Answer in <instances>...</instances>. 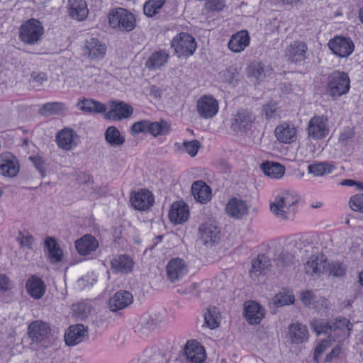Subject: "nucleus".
Wrapping results in <instances>:
<instances>
[{
  "instance_id": "obj_2",
  "label": "nucleus",
  "mask_w": 363,
  "mask_h": 363,
  "mask_svg": "<svg viewBox=\"0 0 363 363\" xmlns=\"http://www.w3.org/2000/svg\"><path fill=\"white\" fill-rule=\"evenodd\" d=\"M298 200L297 194L288 191H284L277 195L274 201L271 202L270 210L279 219L288 220L294 216L295 206Z\"/></svg>"
},
{
  "instance_id": "obj_1",
  "label": "nucleus",
  "mask_w": 363,
  "mask_h": 363,
  "mask_svg": "<svg viewBox=\"0 0 363 363\" xmlns=\"http://www.w3.org/2000/svg\"><path fill=\"white\" fill-rule=\"evenodd\" d=\"M311 328L318 335H328V340H323L317 345L314 350L313 360L319 362V357L329 347V342H340L342 339L350 335L352 325L346 318L335 319L332 323L323 322L320 320H313L311 322Z\"/></svg>"
},
{
  "instance_id": "obj_49",
  "label": "nucleus",
  "mask_w": 363,
  "mask_h": 363,
  "mask_svg": "<svg viewBox=\"0 0 363 363\" xmlns=\"http://www.w3.org/2000/svg\"><path fill=\"white\" fill-rule=\"evenodd\" d=\"M149 120H142L134 123L130 127L131 133L137 135L139 133H149L150 134V125Z\"/></svg>"
},
{
  "instance_id": "obj_36",
  "label": "nucleus",
  "mask_w": 363,
  "mask_h": 363,
  "mask_svg": "<svg viewBox=\"0 0 363 363\" xmlns=\"http://www.w3.org/2000/svg\"><path fill=\"white\" fill-rule=\"evenodd\" d=\"M45 246L48 250V257L50 262L57 263L62 260V250L53 238L48 237L45 240Z\"/></svg>"
},
{
  "instance_id": "obj_9",
  "label": "nucleus",
  "mask_w": 363,
  "mask_h": 363,
  "mask_svg": "<svg viewBox=\"0 0 363 363\" xmlns=\"http://www.w3.org/2000/svg\"><path fill=\"white\" fill-rule=\"evenodd\" d=\"M328 118L323 115L312 117L308 124L307 132L310 138L321 140L329 133Z\"/></svg>"
},
{
  "instance_id": "obj_14",
  "label": "nucleus",
  "mask_w": 363,
  "mask_h": 363,
  "mask_svg": "<svg viewBox=\"0 0 363 363\" xmlns=\"http://www.w3.org/2000/svg\"><path fill=\"white\" fill-rule=\"evenodd\" d=\"M168 279L172 283L180 281L188 272L185 262L179 258L172 259L166 267Z\"/></svg>"
},
{
  "instance_id": "obj_64",
  "label": "nucleus",
  "mask_w": 363,
  "mask_h": 363,
  "mask_svg": "<svg viewBox=\"0 0 363 363\" xmlns=\"http://www.w3.org/2000/svg\"><path fill=\"white\" fill-rule=\"evenodd\" d=\"M354 184H356V182L352 179H345L341 182L342 185L349 186H352Z\"/></svg>"
},
{
  "instance_id": "obj_45",
  "label": "nucleus",
  "mask_w": 363,
  "mask_h": 363,
  "mask_svg": "<svg viewBox=\"0 0 363 363\" xmlns=\"http://www.w3.org/2000/svg\"><path fill=\"white\" fill-rule=\"evenodd\" d=\"M220 318V312L214 306L208 308L207 312L204 315L205 323L211 329L218 327Z\"/></svg>"
},
{
  "instance_id": "obj_7",
  "label": "nucleus",
  "mask_w": 363,
  "mask_h": 363,
  "mask_svg": "<svg viewBox=\"0 0 363 363\" xmlns=\"http://www.w3.org/2000/svg\"><path fill=\"white\" fill-rule=\"evenodd\" d=\"M82 55L92 61L102 60L106 52V45L96 38L86 40L82 48Z\"/></svg>"
},
{
  "instance_id": "obj_23",
  "label": "nucleus",
  "mask_w": 363,
  "mask_h": 363,
  "mask_svg": "<svg viewBox=\"0 0 363 363\" xmlns=\"http://www.w3.org/2000/svg\"><path fill=\"white\" fill-rule=\"evenodd\" d=\"M274 134L277 139L282 143H292L296 139V129L294 124L288 122L277 125Z\"/></svg>"
},
{
  "instance_id": "obj_5",
  "label": "nucleus",
  "mask_w": 363,
  "mask_h": 363,
  "mask_svg": "<svg viewBox=\"0 0 363 363\" xmlns=\"http://www.w3.org/2000/svg\"><path fill=\"white\" fill-rule=\"evenodd\" d=\"M108 18L110 26L121 31L130 32L136 26L135 16L123 8L112 9L108 15Z\"/></svg>"
},
{
  "instance_id": "obj_60",
  "label": "nucleus",
  "mask_w": 363,
  "mask_h": 363,
  "mask_svg": "<svg viewBox=\"0 0 363 363\" xmlns=\"http://www.w3.org/2000/svg\"><path fill=\"white\" fill-rule=\"evenodd\" d=\"M31 78L33 79L34 82L42 84L43 82L47 81V75L44 72H33L31 74Z\"/></svg>"
},
{
  "instance_id": "obj_34",
  "label": "nucleus",
  "mask_w": 363,
  "mask_h": 363,
  "mask_svg": "<svg viewBox=\"0 0 363 363\" xmlns=\"http://www.w3.org/2000/svg\"><path fill=\"white\" fill-rule=\"evenodd\" d=\"M69 15L78 21L84 20L88 15L89 11L84 0L69 1Z\"/></svg>"
},
{
  "instance_id": "obj_31",
  "label": "nucleus",
  "mask_w": 363,
  "mask_h": 363,
  "mask_svg": "<svg viewBox=\"0 0 363 363\" xmlns=\"http://www.w3.org/2000/svg\"><path fill=\"white\" fill-rule=\"evenodd\" d=\"M250 43V36L246 30L234 34L228 42L229 49L234 52H240Z\"/></svg>"
},
{
  "instance_id": "obj_26",
  "label": "nucleus",
  "mask_w": 363,
  "mask_h": 363,
  "mask_svg": "<svg viewBox=\"0 0 363 363\" xmlns=\"http://www.w3.org/2000/svg\"><path fill=\"white\" fill-rule=\"evenodd\" d=\"M189 216V207L183 201L174 202L169 212L170 220L175 224L186 221Z\"/></svg>"
},
{
  "instance_id": "obj_16",
  "label": "nucleus",
  "mask_w": 363,
  "mask_h": 363,
  "mask_svg": "<svg viewBox=\"0 0 363 363\" xmlns=\"http://www.w3.org/2000/svg\"><path fill=\"white\" fill-rule=\"evenodd\" d=\"M200 240L206 246H212L220 240V230L213 223H202L199 228Z\"/></svg>"
},
{
  "instance_id": "obj_6",
  "label": "nucleus",
  "mask_w": 363,
  "mask_h": 363,
  "mask_svg": "<svg viewBox=\"0 0 363 363\" xmlns=\"http://www.w3.org/2000/svg\"><path fill=\"white\" fill-rule=\"evenodd\" d=\"M171 46L179 57L192 55L197 47L194 38L188 33H180L174 36Z\"/></svg>"
},
{
  "instance_id": "obj_58",
  "label": "nucleus",
  "mask_w": 363,
  "mask_h": 363,
  "mask_svg": "<svg viewBox=\"0 0 363 363\" xmlns=\"http://www.w3.org/2000/svg\"><path fill=\"white\" fill-rule=\"evenodd\" d=\"M342 352V347L337 345L335 346L332 351L328 354L325 358V362H331L333 359H337Z\"/></svg>"
},
{
  "instance_id": "obj_59",
  "label": "nucleus",
  "mask_w": 363,
  "mask_h": 363,
  "mask_svg": "<svg viewBox=\"0 0 363 363\" xmlns=\"http://www.w3.org/2000/svg\"><path fill=\"white\" fill-rule=\"evenodd\" d=\"M314 296L311 291H305L301 293V301L306 306L311 305L313 302Z\"/></svg>"
},
{
  "instance_id": "obj_48",
  "label": "nucleus",
  "mask_w": 363,
  "mask_h": 363,
  "mask_svg": "<svg viewBox=\"0 0 363 363\" xmlns=\"http://www.w3.org/2000/svg\"><path fill=\"white\" fill-rule=\"evenodd\" d=\"M65 109V105L60 102L47 103L41 108V113L43 115L57 114Z\"/></svg>"
},
{
  "instance_id": "obj_13",
  "label": "nucleus",
  "mask_w": 363,
  "mask_h": 363,
  "mask_svg": "<svg viewBox=\"0 0 363 363\" xmlns=\"http://www.w3.org/2000/svg\"><path fill=\"white\" fill-rule=\"evenodd\" d=\"M308 46L306 43L296 40L288 45L285 50V57L293 63L304 61L307 56Z\"/></svg>"
},
{
  "instance_id": "obj_44",
  "label": "nucleus",
  "mask_w": 363,
  "mask_h": 363,
  "mask_svg": "<svg viewBox=\"0 0 363 363\" xmlns=\"http://www.w3.org/2000/svg\"><path fill=\"white\" fill-rule=\"evenodd\" d=\"M149 125H150V135L153 137L165 135L170 131L169 124L164 120H160V121H150Z\"/></svg>"
},
{
  "instance_id": "obj_46",
  "label": "nucleus",
  "mask_w": 363,
  "mask_h": 363,
  "mask_svg": "<svg viewBox=\"0 0 363 363\" xmlns=\"http://www.w3.org/2000/svg\"><path fill=\"white\" fill-rule=\"evenodd\" d=\"M165 0H148L143 6L144 13L148 17H152L162 7Z\"/></svg>"
},
{
  "instance_id": "obj_3",
  "label": "nucleus",
  "mask_w": 363,
  "mask_h": 363,
  "mask_svg": "<svg viewBox=\"0 0 363 363\" xmlns=\"http://www.w3.org/2000/svg\"><path fill=\"white\" fill-rule=\"evenodd\" d=\"M350 89V80L347 73L334 71L328 77L326 91L333 99L346 94Z\"/></svg>"
},
{
  "instance_id": "obj_47",
  "label": "nucleus",
  "mask_w": 363,
  "mask_h": 363,
  "mask_svg": "<svg viewBox=\"0 0 363 363\" xmlns=\"http://www.w3.org/2000/svg\"><path fill=\"white\" fill-rule=\"evenodd\" d=\"M325 270L333 277H342L345 274L346 267L340 262H333L329 264L326 263Z\"/></svg>"
},
{
  "instance_id": "obj_63",
  "label": "nucleus",
  "mask_w": 363,
  "mask_h": 363,
  "mask_svg": "<svg viewBox=\"0 0 363 363\" xmlns=\"http://www.w3.org/2000/svg\"><path fill=\"white\" fill-rule=\"evenodd\" d=\"M360 241L361 240L359 238H356L354 241L352 243V246L350 247V250L353 252H357L360 246Z\"/></svg>"
},
{
  "instance_id": "obj_12",
  "label": "nucleus",
  "mask_w": 363,
  "mask_h": 363,
  "mask_svg": "<svg viewBox=\"0 0 363 363\" xmlns=\"http://www.w3.org/2000/svg\"><path fill=\"white\" fill-rule=\"evenodd\" d=\"M196 108L201 118H212L218 111V102L212 96L204 95L197 101Z\"/></svg>"
},
{
  "instance_id": "obj_40",
  "label": "nucleus",
  "mask_w": 363,
  "mask_h": 363,
  "mask_svg": "<svg viewBox=\"0 0 363 363\" xmlns=\"http://www.w3.org/2000/svg\"><path fill=\"white\" fill-rule=\"evenodd\" d=\"M77 106L81 110L85 112L103 113L106 110L104 104L89 99L80 100Z\"/></svg>"
},
{
  "instance_id": "obj_8",
  "label": "nucleus",
  "mask_w": 363,
  "mask_h": 363,
  "mask_svg": "<svg viewBox=\"0 0 363 363\" xmlns=\"http://www.w3.org/2000/svg\"><path fill=\"white\" fill-rule=\"evenodd\" d=\"M255 116L250 110L240 108L233 116L231 128L235 132L247 133L252 129Z\"/></svg>"
},
{
  "instance_id": "obj_55",
  "label": "nucleus",
  "mask_w": 363,
  "mask_h": 363,
  "mask_svg": "<svg viewBox=\"0 0 363 363\" xmlns=\"http://www.w3.org/2000/svg\"><path fill=\"white\" fill-rule=\"evenodd\" d=\"M349 204L353 211L363 213V194L352 196L350 199Z\"/></svg>"
},
{
  "instance_id": "obj_20",
  "label": "nucleus",
  "mask_w": 363,
  "mask_h": 363,
  "mask_svg": "<svg viewBox=\"0 0 363 363\" xmlns=\"http://www.w3.org/2000/svg\"><path fill=\"white\" fill-rule=\"evenodd\" d=\"M49 333V326L42 321H33L28 326V335L32 342H42L48 338Z\"/></svg>"
},
{
  "instance_id": "obj_33",
  "label": "nucleus",
  "mask_w": 363,
  "mask_h": 363,
  "mask_svg": "<svg viewBox=\"0 0 363 363\" xmlns=\"http://www.w3.org/2000/svg\"><path fill=\"white\" fill-rule=\"evenodd\" d=\"M326 267V260L323 256H311L305 264V271L310 275H320Z\"/></svg>"
},
{
  "instance_id": "obj_53",
  "label": "nucleus",
  "mask_w": 363,
  "mask_h": 363,
  "mask_svg": "<svg viewBox=\"0 0 363 363\" xmlns=\"http://www.w3.org/2000/svg\"><path fill=\"white\" fill-rule=\"evenodd\" d=\"M183 146L186 153L191 157H194L201 147V143L197 140H193L191 141H184Z\"/></svg>"
},
{
  "instance_id": "obj_15",
  "label": "nucleus",
  "mask_w": 363,
  "mask_h": 363,
  "mask_svg": "<svg viewBox=\"0 0 363 363\" xmlns=\"http://www.w3.org/2000/svg\"><path fill=\"white\" fill-rule=\"evenodd\" d=\"M154 196L147 189H141L130 194V202L133 207L138 211H146L154 204Z\"/></svg>"
},
{
  "instance_id": "obj_42",
  "label": "nucleus",
  "mask_w": 363,
  "mask_h": 363,
  "mask_svg": "<svg viewBox=\"0 0 363 363\" xmlns=\"http://www.w3.org/2000/svg\"><path fill=\"white\" fill-rule=\"evenodd\" d=\"M335 166L325 162L311 164L308 166V171L315 177H321L330 174L335 169Z\"/></svg>"
},
{
  "instance_id": "obj_61",
  "label": "nucleus",
  "mask_w": 363,
  "mask_h": 363,
  "mask_svg": "<svg viewBox=\"0 0 363 363\" xmlns=\"http://www.w3.org/2000/svg\"><path fill=\"white\" fill-rule=\"evenodd\" d=\"M10 288V281L9 278L4 275L0 274V289L6 291Z\"/></svg>"
},
{
  "instance_id": "obj_11",
  "label": "nucleus",
  "mask_w": 363,
  "mask_h": 363,
  "mask_svg": "<svg viewBox=\"0 0 363 363\" xmlns=\"http://www.w3.org/2000/svg\"><path fill=\"white\" fill-rule=\"evenodd\" d=\"M55 141L59 148L69 151L78 145L79 137L72 128H65L57 133Z\"/></svg>"
},
{
  "instance_id": "obj_19",
  "label": "nucleus",
  "mask_w": 363,
  "mask_h": 363,
  "mask_svg": "<svg viewBox=\"0 0 363 363\" xmlns=\"http://www.w3.org/2000/svg\"><path fill=\"white\" fill-rule=\"evenodd\" d=\"M133 296L128 291H117L108 301V308L113 312L125 308L133 303Z\"/></svg>"
},
{
  "instance_id": "obj_39",
  "label": "nucleus",
  "mask_w": 363,
  "mask_h": 363,
  "mask_svg": "<svg viewBox=\"0 0 363 363\" xmlns=\"http://www.w3.org/2000/svg\"><path fill=\"white\" fill-rule=\"evenodd\" d=\"M106 141L111 147H119L124 144L125 137L123 136L120 131L115 126H109L104 134Z\"/></svg>"
},
{
  "instance_id": "obj_41",
  "label": "nucleus",
  "mask_w": 363,
  "mask_h": 363,
  "mask_svg": "<svg viewBox=\"0 0 363 363\" xmlns=\"http://www.w3.org/2000/svg\"><path fill=\"white\" fill-rule=\"evenodd\" d=\"M262 168L266 175L275 179L281 178L285 172V167L277 162H266Z\"/></svg>"
},
{
  "instance_id": "obj_43",
  "label": "nucleus",
  "mask_w": 363,
  "mask_h": 363,
  "mask_svg": "<svg viewBox=\"0 0 363 363\" xmlns=\"http://www.w3.org/2000/svg\"><path fill=\"white\" fill-rule=\"evenodd\" d=\"M219 78L225 83L232 84L239 80L240 72L236 65H231L218 74Z\"/></svg>"
},
{
  "instance_id": "obj_28",
  "label": "nucleus",
  "mask_w": 363,
  "mask_h": 363,
  "mask_svg": "<svg viewBox=\"0 0 363 363\" xmlns=\"http://www.w3.org/2000/svg\"><path fill=\"white\" fill-rule=\"evenodd\" d=\"M244 313L250 324L259 323L264 316V308L255 301H250L245 304Z\"/></svg>"
},
{
  "instance_id": "obj_29",
  "label": "nucleus",
  "mask_w": 363,
  "mask_h": 363,
  "mask_svg": "<svg viewBox=\"0 0 363 363\" xmlns=\"http://www.w3.org/2000/svg\"><path fill=\"white\" fill-rule=\"evenodd\" d=\"M75 247L80 255L86 256L99 247L97 240L91 235H85L75 242Z\"/></svg>"
},
{
  "instance_id": "obj_10",
  "label": "nucleus",
  "mask_w": 363,
  "mask_h": 363,
  "mask_svg": "<svg viewBox=\"0 0 363 363\" xmlns=\"http://www.w3.org/2000/svg\"><path fill=\"white\" fill-rule=\"evenodd\" d=\"M328 45L335 55L340 57H347L354 49V44L350 38L340 35L330 39Z\"/></svg>"
},
{
  "instance_id": "obj_4",
  "label": "nucleus",
  "mask_w": 363,
  "mask_h": 363,
  "mask_svg": "<svg viewBox=\"0 0 363 363\" xmlns=\"http://www.w3.org/2000/svg\"><path fill=\"white\" fill-rule=\"evenodd\" d=\"M44 35L42 23L35 18L25 21L19 28V39L29 45L38 44Z\"/></svg>"
},
{
  "instance_id": "obj_37",
  "label": "nucleus",
  "mask_w": 363,
  "mask_h": 363,
  "mask_svg": "<svg viewBox=\"0 0 363 363\" xmlns=\"http://www.w3.org/2000/svg\"><path fill=\"white\" fill-rule=\"evenodd\" d=\"M249 69L250 74L259 80H262L265 77L271 76L273 73L272 66L262 62L252 63Z\"/></svg>"
},
{
  "instance_id": "obj_38",
  "label": "nucleus",
  "mask_w": 363,
  "mask_h": 363,
  "mask_svg": "<svg viewBox=\"0 0 363 363\" xmlns=\"http://www.w3.org/2000/svg\"><path fill=\"white\" fill-rule=\"evenodd\" d=\"M19 169V162L13 155L11 156V159H8L0 162V174L3 176L14 177L18 174Z\"/></svg>"
},
{
  "instance_id": "obj_35",
  "label": "nucleus",
  "mask_w": 363,
  "mask_h": 363,
  "mask_svg": "<svg viewBox=\"0 0 363 363\" xmlns=\"http://www.w3.org/2000/svg\"><path fill=\"white\" fill-rule=\"evenodd\" d=\"M271 266L269 258L264 254L258 255L257 257L252 262V269L250 271V276H258L264 274Z\"/></svg>"
},
{
  "instance_id": "obj_57",
  "label": "nucleus",
  "mask_w": 363,
  "mask_h": 363,
  "mask_svg": "<svg viewBox=\"0 0 363 363\" xmlns=\"http://www.w3.org/2000/svg\"><path fill=\"white\" fill-rule=\"evenodd\" d=\"M294 257L287 252H281L279 257V262H280L283 266H289L294 263Z\"/></svg>"
},
{
  "instance_id": "obj_27",
  "label": "nucleus",
  "mask_w": 363,
  "mask_h": 363,
  "mask_svg": "<svg viewBox=\"0 0 363 363\" xmlns=\"http://www.w3.org/2000/svg\"><path fill=\"white\" fill-rule=\"evenodd\" d=\"M169 53L165 50L153 52L147 59L145 65L149 70H156L164 67L168 62Z\"/></svg>"
},
{
  "instance_id": "obj_22",
  "label": "nucleus",
  "mask_w": 363,
  "mask_h": 363,
  "mask_svg": "<svg viewBox=\"0 0 363 363\" xmlns=\"http://www.w3.org/2000/svg\"><path fill=\"white\" fill-rule=\"evenodd\" d=\"M288 338L291 344H301L308 340L309 332L306 325L296 323L289 325Z\"/></svg>"
},
{
  "instance_id": "obj_62",
  "label": "nucleus",
  "mask_w": 363,
  "mask_h": 363,
  "mask_svg": "<svg viewBox=\"0 0 363 363\" xmlns=\"http://www.w3.org/2000/svg\"><path fill=\"white\" fill-rule=\"evenodd\" d=\"M197 286V284H191L185 290L178 289V292L184 294H192Z\"/></svg>"
},
{
  "instance_id": "obj_52",
  "label": "nucleus",
  "mask_w": 363,
  "mask_h": 363,
  "mask_svg": "<svg viewBox=\"0 0 363 363\" xmlns=\"http://www.w3.org/2000/svg\"><path fill=\"white\" fill-rule=\"evenodd\" d=\"M294 301V296L287 293H280L276 295L274 299V303L277 306L291 304Z\"/></svg>"
},
{
  "instance_id": "obj_17",
  "label": "nucleus",
  "mask_w": 363,
  "mask_h": 363,
  "mask_svg": "<svg viewBox=\"0 0 363 363\" xmlns=\"http://www.w3.org/2000/svg\"><path fill=\"white\" fill-rule=\"evenodd\" d=\"M88 337L86 328L82 324L69 326L68 332L65 334V341L67 345L74 346L83 342Z\"/></svg>"
},
{
  "instance_id": "obj_56",
  "label": "nucleus",
  "mask_w": 363,
  "mask_h": 363,
  "mask_svg": "<svg viewBox=\"0 0 363 363\" xmlns=\"http://www.w3.org/2000/svg\"><path fill=\"white\" fill-rule=\"evenodd\" d=\"M29 160L33 163L34 167L38 170L41 177H45L46 172L44 167L45 162L43 159L39 156H30Z\"/></svg>"
},
{
  "instance_id": "obj_21",
  "label": "nucleus",
  "mask_w": 363,
  "mask_h": 363,
  "mask_svg": "<svg viewBox=\"0 0 363 363\" xmlns=\"http://www.w3.org/2000/svg\"><path fill=\"white\" fill-rule=\"evenodd\" d=\"M184 353L191 363H203L206 357L204 347L195 340L186 343Z\"/></svg>"
},
{
  "instance_id": "obj_18",
  "label": "nucleus",
  "mask_w": 363,
  "mask_h": 363,
  "mask_svg": "<svg viewBox=\"0 0 363 363\" xmlns=\"http://www.w3.org/2000/svg\"><path fill=\"white\" fill-rule=\"evenodd\" d=\"M134 262L127 255H118L111 260V267L113 273L127 274L132 272Z\"/></svg>"
},
{
  "instance_id": "obj_51",
  "label": "nucleus",
  "mask_w": 363,
  "mask_h": 363,
  "mask_svg": "<svg viewBox=\"0 0 363 363\" xmlns=\"http://www.w3.org/2000/svg\"><path fill=\"white\" fill-rule=\"evenodd\" d=\"M225 6V0H206L204 6L208 12L220 11Z\"/></svg>"
},
{
  "instance_id": "obj_50",
  "label": "nucleus",
  "mask_w": 363,
  "mask_h": 363,
  "mask_svg": "<svg viewBox=\"0 0 363 363\" xmlns=\"http://www.w3.org/2000/svg\"><path fill=\"white\" fill-rule=\"evenodd\" d=\"M262 111L267 120L275 118L279 115V108L274 101H270L264 105Z\"/></svg>"
},
{
  "instance_id": "obj_24",
  "label": "nucleus",
  "mask_w": 363,
  "mask_h": 363,
  "mask_svg": "<svg viewBox=\"0 0 363 363\" xmlns=\"http://www.w3.org/2000/svg\"><path fill=\"white\" fill-rule=\"evenodd\" d=\"M248 206L245 201L237 199H230L225 206L226 213L234 218H242L248 213Z\"/></svg>"
},
{
  "instance_id": "obj_30",
  "label": "nucleus",
  "mask_w": 363,
  "mask_h": 363,
  "mask_svg": "<svg viewBox=\"0 0 363 363\" xmlns=\"http://www.w3.org/2000/svg\"><path fill=\"white\" fill-rule=\"evenodd\" d=\"M191 192L194 199L200 203H205L211 198V189L203 181L198 180L191 185Z\"/></svg>"
},
{
  "instance_id": "obj_25",
  "label": "nucleus",
  "mask_w": 363,
  "mask_h": 363,
  "mask_svg": "<svg viewBox=\"0 0 363 363\" xmlns=\"http://www.w3.org/2000/svg\"><path fill=\"white\" fill-rule=\"evenodd\" d=\"M133 112V109L131 106L123 102L116 103L111 109L106 112L105 118L108 120L118 121L129 118Z\"/></svg>"
},
{
  "instance_id": "obj_32",
  "label": "nucleus",
  "mask_w": 363,
  "mask_h": 363,
  "mask_svg": "<svg viewBox=\"0 0 363 363\" xmlns=\"http://www.w3.org/2000/svg\"><path fill=\"white\" fill-rule=\"evenodd\" d=\"M26 287L27 292L35 299L40 298L45 292V283L36 276H32L28 279Z\"/></svg>"
},
{
  "instance_id": "obj_54",
  "label": "nucleus",
  "mask_w": 363,
  "mask_h": 363,
  "mask_svg": "<svg viewBox=\"0 0 363 363\" xmlns=\"http://www.w3.org/2000/svg\"><path fill=\"white\" fill-rule=\"evenodd\" d=\"M16 240L19 242L21 247L31 249L34 238L28 233L24 234L20 231L16 237Z\"/></svg>"
}]
</instances>
